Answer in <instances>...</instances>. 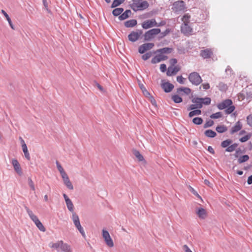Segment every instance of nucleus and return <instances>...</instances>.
<instances>
[{
	"instance_id": "nucleus-1",
	"label": "nucleus",
	"mask_w": 252,
	"mask_h": 252,
	"mask_svg": "<svg viewBox=\"0 0 252 252\" xmlns=\"http://www.w3.org/2000/svg\"><path fill=\"white\" fill-rule=\"evenodd\" d=\"M51 247L56 249L58 252H72L70 246L67 244L63 243V241H59L56 243H53Z\"/></svg>"
},
{
	"instance_id": "nucleus-2",
	"label": "nucleus",
	"mask_w": 252,
	"mask_h": 252,
	"mask_svg": "<svg viewBox=\"0 0 252 252\" xmlns=\"http://www.w3.org/2000/svg\"><path fill=\"white\" fill-rule=\"evenodd\" d=\"M172 9L175 13L179 14L185 12L187 10V7L184 1H175L173 4Z\"/></svg>"
},
{
	"instance_id": "nucleus-3",
	"label": "nucleus",
	"mask_w": 252,
	"mask_h": 252,
	"mask_svg": "<svg viewBox=\"0 0 252 252\" xmlns=\"http://www.w3.org/2000/svg\"><path fill=\"white\" fill-rule=\"evenodd\" d=\"M133 2L130 4L131 8L135 11L143 10L147 8L149 4L147 1H133Z\"/></svg>"
},
{
	"instance_id": "nucleus-4",
	"label": "nucleus",
	"mask_w": 252,
	"mask_h": 252,
	"mask_svg": "<svg viewBox=\"0 0 252 252\" xmlns=\"http://www.w3.org/2000/svg\"><path fill=\"white\" fill-rule=\"evenodd\" d=\"M71 218L73 220V223L75 227H76V228L78 230V231L81 234L82 236L85 237V233L84 230V229L83 228L80 224V220L78 216L77 215L76 213L73 212Z\"/></svg>"
},
{
	"instance_id": "nucleus-5",
	"label": "nucleus",
	"mask_w": 252,
	"mask_h": 252,
	"mask_svg": "<svg viewBox=\"0 0 252 252\" xmlns=\"http://www.w3.org/2000/svg\"><path fill=\"white\" fill-rule=\"evenodd\" d=\"M188 78L189 81L195 86L199 85L202 81L201 76L196 72H193L190 73Z\"/></svg>"
},
{
	"instance_id": "nucleus-6",
	"label": "nucleus",
	"mask_w": 252,
	"mask_h": 252,
	"mask_svg": "<svg viewBox=\"0 0 252 252\" xmlns=\"http://www.w3.org/2000/svg\"><path fill=\"white\" fill-rule=\"evenodd\" d=\"M160 33L159 29H153L146 32L144 34V39L145 41H150L156 35Z\"/></svg>"
},
{
	"instance_id": "nucleus-7",
	"label": "nucleus",
	"mask_w": 252,
	"mask_h": 252,
	"mask_svg": "<svg viewBox=\"0 0 252 252\" xmlns=\"http://www.w3.org/2000/svg\"><path fill=\"white\" fill-rule=\"evenodd\" d=\"M143 33V31L141 30H137L136 31H132L128 35V40L132 42L136 41Z\"/></svg>"
},
{
	"instance_id": "nucleus-8",
	"label": "nucleus",
	"mask_w": 252,
	"mask_h": 252,
	"mask_svg": "<svg viewBox=\"0 0 252 252\" xmlns=\"http://www.w3.org/2000/svg\"><path fill=\"white\" fill-rule=\"evenodd\" d=\"M102 236L104 239V241H105L106 245L108 247L111 248L114 246L113 241L112 238H111L109 232L107 230L103 229Z\"/></svg>"
},
{
	"instance_id": "nucleus-9",
	"label": "nucleus",
	"mask_w": 252,
	"mask_h": 252,
	"mask_svg": "<svg viewBox=\"0 0 252 252\" xmlns=\"http://www.w3.org/2000/svg\"><path fill=\"white\" fill-rule=\"evenodd\" d=\"M161 87L165 93L171 92L174 88V86L169 82H165L164 80H161Z\"/></svg>"
},
{
	"instance_id": "nucleus-10",
	"label": "nucleus",
	"mask_w": 252,
	"mask_h": 252,
	"mask_svg": "<svg viewBox=\"0 0 252 252\" xmlns=\"http://www.w3.org/2000/svg\"><path fill=\"white\" fill-rule=\"evenodd\" d=\"M154 45V44L153 43H144L139 47L138 52L140 54H143L146 51L152 49Z\"/></svg>"
},
{
	"instance_id": "nucleus-11",
	"label": "nucleus",
	"mask_w": 252,
	"mask_h": 252,
	"mask_svg": "<svg viewBox=\"0 0 252 252\" xmlns=\"http://www.w3.org/2000/svg\"><path fill=\"white\" fill-rule=\"evenodd\" d=\"M157 25V22L155 19L147 20L144 21L142 24V27L144 29H148Z\"/></svg>"
},
{
	"instance_id": "nucleus-12",
	"label": "nucleus",
	"mask_w": 252,
	"mask_h": 252,
	"mask_svg": "<svg viewBox=\"0 0 252 252\" xmlns=\"http://www.w3.org/2000/svg\"><path fill=\"white\" fill-rule=\"evenodd\" d=\"M213 52L211 49L202 50L200 52V56L203 59H209L213 55Z\"/></svg>"
},
{
	"instance_id": "nucleus-13",
	"label": "nucleus",
	"mask_w": 252,
	"mask_h": 252,
	"mask_svg": "<svg viewBox=\"0 0 252 252\" xmlns=\"http://www.w3.org/2000/svg\"><path fill=\"white\" fill-rule=\"evenodd\" d=\"M232 104V101L231 99H227L218 104L217 107L220 110L226 109L229 105Z\"/></svg>"
},
{
	"instance_id": "nucleus-14",
	"label": "nucleus",
	"mask_w": 252,
	"mask_h": 252,
	"mask_svg": "<svg viewBox=\"0 0 252 252\" xmlns=\"http://www.w3.org/2000/svg\"><path fill=\"white\" fill-rule=\"evenodd\" d=\"M181 30L182 32L186 35L190 34L192 32V29L189 25V24H183Z\"/></svg>"
},
{
	"instance_id": "nucleus-15",
	"label": "nucleus",
	"mask_w": 252,
	"mask_h": 252,
	"mask_svg": "<svg viewBox=\"0 0 252 252\" xmlns=\"http://www.w3.org/2000/svg\"><path fill=\"white\" fill-rule=\"evenodd\" d=\"M12 164L13 166L15 171L19 175L22 174V169L19 163L16 159H12L11 161Z\"/></svg>"
},
{
	"instance_id": "nucleus-16",
	"label": "nucleus",
	"mask_w": 252,
	"mask_h": 252,
	"mask_svg": "<svg viewBox=\"0 0 252 252\" xmlns=\"http://www.w3.org/2000/svg\"><path fill=\"white\" fill-rule=\"evenodd\" d=\"M179 70L180 68L178 66H175L174 67L170 66L168 68L166 72V75L168 76L174 75L176 74Z\"/></svg>"
},
{
	"instance_id": "nucleus-17",
	"label": "nucleus",
	"mask_w": 252,
	"mask_h": 252,
	"mask_svg": "<svg viewBox=\"0 0 252 252\" xmlns=\"http://www.w3.org/2000/svg\"><path fill=\"white\" fill-rule=\"evenodd\" d=\"M63 180V181L64 185L66 186V187L69 189H73V186L69 180L68 175L67 174L62 176Z\"/></svg>"
},
{
	"instance_id": "nucleus-18",
	"label": "nucleus",
	"mask_w": 252,
	"mask_h": 252,
	"mask_svg": "<svg viewBox=\"0 0 252 252\" xmlns=\"http://www.w3.org/2000/svg\"><path fill=\"white\" fill-rule=\"evenodd\" d=\"M25 209H26L30 219L34 222V223L39 220L37 217L36 215H35L33 213L32 211L28 207L25 206Z\"/></svg>"
},
{
	"instance_id": "nucleus-19",
	"label": "nucleus",
	"mask_w": 252,
	"mask_h": 252,
	"mask_svg": "<svg viewBox=\"0 0 252 252\" xmlns=\"http://www.w3.org/2000/svg\"><path fill=\"white\" fill-rule=\"evenodd\" d=\"M191 93V89L187 87H180L177 89V93L183 95L184 94L187 95Z\"/></svg>"
},
{
	"instance_id": "nucleus-20",
	"label": "nucleus",
	"mask_w": 252,
	"mask_h": 252,
	"mask_svg": "<svg viewBox=\"0 0 252 252\" xmlns=\"http://www.w3.org/2000/svg\"><path fill=\"white\" fill-rule=\"evenodd\" d=\"M192 102L197 106V107L200 109L202 107L203 99V98L195 97L192 99Z\"/></svg>"
},
{
	"instance_id": "nucleus-21",
	"label": "nucleus",
	"mask_w": 252,
	"mask_h": 252,
	"mask_svg": "<svg viewBox=\"0 0 252 252\" xmlns=\"http://www.w3.org/2000/svg\"><path fill=\"white\" fill-rule=\"evenodd\" d=\"M242 125L241 123L239 121L237 122L235 125L231 128L230 133L233 134L234 133L238 132L242 128Z\"/></svg>"
},
{
	"instance_id": "nucleus-22",
	"label": "nucleus",
	"mask_w": 252,
	"mask_h": 252,
	"mask_svg": "<svg viewBox=\"0 0 252 252\" xmlns=\"http://www.w3.org/2000/svg\"><path fill=\"white\" fill-rule=\"evenodd\" d=\"M173 51V48L169 47H165L157 50L156 53H159L161 54H170Z\"/></svg>"
},
{
	"instance_id": "nucleus-23",
	"label": "nucleus",
	"mask_w": 252,
	"mask_h": 252,
	"mask_svg": "<svg viewBox=\"0 0 252 252\" xmlns=\"http://www.w3.org/2000/svg\"><path fill=\"white\" fill-rule=\"evenodd\" d=\"M196 214L198 217L200 219H204L206 217V210L203 208H200L196 212Z\"/></svg>"
},
{
	"instance_id": "nucleus-24",
	"label": "nucleus",
	"mask_w": 252,
	"mask_h": 252,
	"mask_svg": "<svg viewBox=\"0 0 252 252\" xmlns=\"http://www.w3.org/2000/svg\"><path fill=\"white\" fill-rule=\"evenodd\" d=\"M125 26L126 28L133 27L137 25V21L135 19H131L125 22Z\"/></svg>"
},
{
	"instance_id": "nucleus-25",
	"label": "nucleus",
	"mask_w": 252,
	"mask_h": 252,
	"mask_svg": "<svg viewBox=\"0 0 252 252\" xmlns=\"http://www.w3.org/2000/svg\"><path fill=\"white\" fill-rule=\"evenodd\" d=\"M131 14V12L130 10H126L119 16V19L120 20H125L128 18Z\"/></svg>"
},
{
	"instance_id": "nucleus-26",
	"label": "nucleus",
	"mask_w": 252,
	"mask_h": 252,
	"mask_svg": "<svg viewBox=\"0 0 252 252\" xmlns=\"http://www.w3.org/2000/svg\"><path fill=\"white\" fill-rule=\"evenodd\" d=\"M204 134L206 137L209 138H214L217 135L216 132L211 129L205 130Z\"/></svg>"
},
{
	"instance_id": "nucleus-27",
	"label": "nucleus",
	"mask_w": 252,
	"mask_h": 252,
	"mask_svg": "<svg viewBox=\"0 0 252 252\" xmlns=\"http://www.w3.org/2000/svg\"><path fill=\"white\" fill-rule=\"evenodd\" d=\"M22 148L23 151V152L24 153V155H25V158L28 160H30V159H31V158H30V154H29V153L28 152V148H27L26 144H22Z\"/></svg>"
},
{
	"instance_id": "nucleus-28",
	"label": "nucleus",
	"mask_w": 252,
	"mask_h": 252,
	"mask_svg": "<svg viewBox=\"0 0 252 252\" xmlns=\"http://www.w3.org/2000/svg\"><path fill=\"white\" fill-rule=\"evenodd\" d=\"M1 12L4 15L5 17L6 18V20L8 21V22L9 24V26H10L11 29H12L13 30H15V28H14V26L12 23L11 19L10 18L9 16L7 14V13L4 10H1Z\"/></svg>"
},
{
	"instance_id": "nucleus-29",
	"label": "nucleus",
	"mask_w": 252,
	"mask_h": 252,
	"mask_svg": "<svg viewBox=\"0 0 252 252\" xmlns=\"http://www.w3.org/2000/svg\"><path fill=\"white\" fill-rule=\"evenodd\" d=\"M133 154L135 156V157L138 159V161H142L144 160V158L143 156L140 153V152L136 150H133Z\"/></svg>"
},
{
	"instance_id": "nucleus-30",
	"label": "nucleus",
	"mask_w": 252,
	"mask_h": 252,
	"mask_svg": "<svg viewBox=\"0 0 252 252\" xmlns=\"http://www.w3.org/2000/svg\"><path fill=\"white\" fill-rule=\"evenodd\" d=\"M216 131L219 133H223L227 131V127L224 125H220L216 127Z\"/></svg>"
},
{
	"instance_id": "nucleus-31",
	"label": "nucleus",
	"mask_w": 252,
	"mask_h": 252,
	"mask_svg": "<svg viewBox=\"0 0 252 252\" xmlns=\"http://www.w3.org/2000/svg\"><path fill=\"white\" fill-rule=\"evenodd\" d=\"M172 99L176 103H179L183 101V99L178 94H174L172 96Z\"/></svg>"
},
{
	"instance_id": "nucleus-32",
	"label": "nucleus",
	"mask_w": 252,
	"mask_h": 252,
	"mask_svg": "<svg viewBox=\"0 0 252 252\" xmlns=\"http://www.w3.org/2000/svg\"><path fill=\"white\" fill-rule=\"evenodd\" d=\"M249 158V156L247 155L240 156L238 159V162L239 163H242L248 161Z\"/></svg>"
},
{
	"instance_id": "nucleus-33",
	"label": "nucleus",
	"mask_w": 252,
	"mask_h": 252,
	"mask_svg": "<svg viewBox=\"0 0 252 252\" xmlns=\"http://www.w3.org/2000/svg\"><path fill=\"white\" fill-rule=\"evenodd\" d=\"M237 143H234L225 149V151L227 152H232L235 150L236 148L238 147Z\"/></svg>"
},
{
	"instance_id": "nucleus-34",
	"label": "nucleus",
	"mask_w": 252,
	"mask_h": 252,
	"mask_svg": "<svg viewBox=\"0 0 252 252\" xmlns=\"http://www.w3.org/2000/svg\"><path fill=\"white\" fill-rule=\"evenodd\" d=\"M56 163L57 165V167L59 171L60 172V173L61 175V176H63V175L66 174V172H65V171L64 170L63 168L61 165V164L59 162V161H56Z\"/></svg>"
},
{
	"instance_id": "nucleus-35",
	"label": "nucleus",
	"mask_w": 252,
	"mask_h": 252,
	"mask_svg": "<svg viewBox=\"0 0 252 252\" xmlns=\"http://www.w3.org/2000/svg\"><path fill=\"white\" fill-rule=\"evenodd\" d=\"M123 11V8H116L113 10L112 14L115 16H120Z\"/></svg>"
},
{
	"instance_id": "nucleus-36",
	"label": "nucleus",
	"mask_w": 252,
	"mask_h": 252,
	"mask_svg": "<svg viewBox=\"0 0 252 252\" xmlns=\"http://www.w3.org/2000/svg\"><path fill=\"white\" fill-rule=\"evenodd\" d=\"M66 206L67 207V209L70 212H71L72 213L74 212V205L73 204V203L71 200H69L68 201H67L65 202Z\"/></svg>"
},
{
	"instance_id": "nucleus-37",
	"label": "nucleus",
	"mask_w": 252,
	"mask_h": 252,
	"mask_svg": "<svg viewBox=\"0 0 252 252\" xmlns=\"http://www.w3.org/2000/svg\"><path fill=\"white\" fill-rule=\"evenodd\" d=\"M201 114V111L199 109L193 110L190 111L189 114V117H192L195 115H199Z\"/></svg>"
},
{
	"instance_id": "nucleus-38",
	"label": "nucleus",
	"mask_w": 252,
	"mask_h": 252,
	"mask_svg": "<svg viewBox=\"0 0 252 252\" xmlns=\"http://www.w3.org/2000/svg\"><path fill=\"white\" fill-rule=\"evenodd\" d=\"M190 16L189 14H185L182 18L183 24H189V23Z\"/></svg>"
},
{
	"instance_id": "nucleus-39",
	"label": "nucleus",
	"mask_w": 252,
	"mask_h": 252,
	"mask_svg": "<svg viewBox=\"0 0 252 252\" xmlns=\"http://www.w3.org/2000/svg\"><path fill=\"white\" fill-rule=\"evenodd\" d=\"M232 142V141L230 139H227L224 141H223L221 143V146L222 148H227L229 145H230Z\"/></svg>"
},
{
	"instance_id": "nucleus-40",
	"label": "nucleus",
	"mask_w": 252,
	"mask_h": 252,
	"mask_svg": "<svg viewBox=\"0 0 252 252\" xmlns=\"http://www.w3.org/2000/svg\"><path fill=\"white\" fill-rule=\"evenodd\" d=\"M218 87L219 88L220 90L221 91H225L227 89V85L223 82H220Z\"/></svg>"
},
{
	"instance_id": "nucleus-41",
	"label": "nucleus",
	"mask_w": 252,
	"mask_h": 252,
	"mask_svg": "<svg viewBox=\"0 0 252 252\" xmlns=\"http://www.w3.org/2000/svg\"><path fill=\"white\" fill-rule=\"evenodd\" d=\"M35 224L37 226V227L42 232H45L46 231V229L42 224V223L40 222V220L37 221V222L35 223Z\"/></svg>"
},
{
	"instance_id": "nucleus-42",
	"label": "nucleus",
	"mask_w": 252,
	"mask_h": 252,
	"mask_svg": "<svg viewBox=\"0 0 252 252\" xmlns=\"http://www.w3.org/2000/svg\"><path fill=\"white\" fill-rule=\"evenodd\" d=\"M192 122L195 125H199L203 123V119L200 117H195L193 119Z\"/></svg>"
},
{
	"instance_id": "nucleus-43",
	"label": "nucleus",
	"mask_w": 252,
	"mask_h": 252,
	"mask_svg": "<svg viewBox=\"0 0 252 252\" xmlns=\"http://www.w3.org/2000/svg\"><path fill=\"white\" fill-rule=\"evenodd\" d=\"M234 110H235V106L232 105V104L231 105H229V106H228L226 109H225L224 111H225V114H230L231 113H232Z\"/></svg>"
},
{
	"instance_id": "nucleus-44",
	"label": "nucleus",
	"mask_w": 252,
	"mask_h": 252,
	"mask_svg": "<svg viewBox=\"0 0 252 252\" xmlns=\"http://www.w3.org/2000/svg\"><path fill=\"white\" fill-rule=\"evenodd\" d=\"M43 5L45 8L46 9L47 11L49 13H51V10L50 8L49 7V4L51 3V1H43Z\"/></svg>"
},
{
	"instance_id": "nucleus-45",
	"label": "nucleus",
	"mask_w": 252,
	"mask_h": 252,
	"mask_svg": "<svg viewBox=\"0 0 252 252\" xmlns=\"http://www.w3.org/2000/svg\"><path fill=\"white\" fill-rule=\"evenodd\" d=\"M214 121L211 120L207 121L204 125L203 127L206 128L212 126L214 125Z\"/></svg>"
},
{
	"instance_id": "nucleus-46",
	"label": "nucleus",
	"mask_w": 252,
	"mask_h": 252,
	"mask_svg": "<svg viewBox=\"0 0 252 252\" xmlns=\"http://www.w3.org/2000/svg\"><path fill=\"white\" fill-rule=\"evenodd\" d=\"M152 56V53L151 52H147L146 54L143 55L142 56V59L144 60H147Z\"/></svg>"
},
{
	"instance_id": "nucleus-47",
	"label": "nucleus",
	"mask_w": 252,
	"mask_h": 252,
	"mask_svg": "<svg viewBox=\"0 0 252 252\" xmlns=\"http://www.w3.org/2000/svg\"><path fill=\"white\" fill-rule=\"evenodd\" d=\"M221 116H222L221 113L220 112H217L216 113H214V114H212L210 116V118L212 119H218V118L221 117Z\"/></svg>"
},
{
	"instance_id": "nucleus-48",
	"label": "nucleus",
	"mask_w": 252,
	"mask_h": 252,
	"mask_svg": "<svg viewBox=\"0 0 252 252\" xmlns=\"http://www.w3.org/2000/svg\"><path fill=\"white\" fill-rule=\"evenodd\" d=\"M28 185L30 186V187L31 188V189L34 191L35 187H34V183L31 178H28Z\"/></svg>"
},
{
	"instance_id": "nucleus-49",
	"label": "nucleus",
	"mask_w": 252,
	"mask_h": 252,
	"mask_svg": "<svg viewBox=\"0 0 252 252\" xmlns=\"http://www.w3.org/2000/svg\"><path fill=\"white\" fill-rule=\"evenodd\" d=\"M160 62V56L159 55L156 56L154 57L151 61L152 63L155 64Z\"/></svg>"
},
{
	"instance_id": "nucleus-50",
	"label": "nucleus",
	"mask_w": 252,
	"mask_h": 252,
	"mask_svg": "<svg viewBox=\"0 0 252 252\" xmlns=\"http://www.w3.org/2000/svg\"><path fill=\"white\" fill-rule=\"evenodd\" d=\"M124 1H113L112 5L111 8L116 7L120 4H121Z\"/></svg>"
},
{
	"instance_id": "nucleus-51",
	"label": "nucleus",
	"mask_w": 252,
	"mask_h": 252,
	"mask_svg": "<svg viewBox=\"0 0 252 252\" xmlns=\"http://www.w3.org/2000/svg\"><path fill=\"white\" fill-rule=\"evenodd\" d=\"M170 32L169 29H167L164 32H162L160 34V37L162 38L167 35Z\"/></svg>"
},
{
	"instance_id": "nucleus-52",
	"label": "nucleus",
	"mask_w": 252,
	"mask_h": 252,
	"mask_svg": "<svg viewBox=\"0 0 252 252\" xmlns=\"http://www.w3.org/2000/svg\"><path fill=\"white\" fill-rule=\"evenodd\" d=\"M185 79L183 78L182 76H178L177 77V81L181 84H184V81Z\"/></svg>"
},
{
	"instance_id": "nucleus-53",
	"label": "nucleus",
	"mask_w": 252,
	"mask_h": 252,
	"mask_svg": "<svg viewBox=\"0 0 252 252\" xmlns=\"http://www.w3.org/2000/svg\"><path fill=\"white\" fill-rule=\"evenodd\" d=\"M247 120L248 124L252 126V115H249L247 118Z\"/></svg>"
},
{
	"instance_id": "nucleus-54",
	"label": "nucleus",
	"mask_w": 252,
	"mask_h": 252,
	"mask_svg": "<svg viewBox=\"0 0 252 252\" xmlns=\"http://www.w3.org/2000/svg\"><path fill=\"white\" fill-rule=\"evenodd\" d=\"M250 138V136L248 135H246L242 137H241L240 139V141L241 142H246L247 141H248Z\"/></svg>"
},
{
	"instance_id": "nucleus-55",
	"label": "nucleus",
	"mask_w": 252,
	"mask_h": 252,
	"mask_svg": "<svg viewBox=\"0 0 252 252\" xmlns=\"http://www.w3.org/2000/svg\"><path fill=\"white\" fill-rule=\"evenodd\" d=\"M203 104L205 105H209L211 103V98L209 97H205L204 98H203Z\"/></svg>"
},
{
	"instance_id": "nucleus-56",
	"label": "nucleus",
	"mask_w": 252,
	"mask_h": 252,
	"mask_svg": "<svg viewBox=\"0 0 252 252\" xmlns=\"http://www.w3.org/2000/svg\"><path fill=\"white\" fill-rule=\"evenodd\" d=\"M171 66H173L175 64L177 63V60L176 59L172 58L169 61Z\"/></svg>"
},
{
	"instance_id": "nucleus-57",
	"label": "nucleus",
	"mask_w": 252,
	"mask_h": 252,
	"mask_svg": "<svg viewBox=\"0 0 252 252\" xmlns=\"http://www.w3.org/2000/svg\"><path fill=\"white\" fill-rule=\"evenodd\" d=\"M202 87L203 89L204 90H208L210 88V85L209 83H204V84H203L201 87H200V88H201V87Z\"/></svg>"
},
{
	"instance_id": "nucleus-58",
	"label": "nucleus",
	"mask_w": 252,
	"mask_h": 252,
	"mask_svg": "<svg viewBox=\"0 0 252 252\" xmlns=\"http://www.w3.org/2000/svg\"><path fill=\"white\" fill-rule=\"evenodd\" d=\"M189 189H190V191L194 195H196L197 196H198V197H200L199 195L198 194V193L197 192V191L193 189L192 188V187H189Z\"/></svg>"
},
{
	"instance_id": "nucleus-59",
	"label": "nucleus",
	"mask_w": 252,
	"mask_h": 252,
	"mask_svg": "<svg viewBox=\"0 0 252 252\" xmlns=\"http://www.w3.org/2000/svg\"><path fill=\"white\" fill-rule=\"evenodd\" d=\"M160 71L162 72H164L166 70V65L165 64H161L160 66Z\"/></svg>"
},
{
	"instance_id": "nucleus-60",
	"label": "nucleus",
	"mask_w": 252,
	"mask_h": 252,
	"mask_svg": "<svg viewBox=\"0 0 252 252\" xmlns=\"http://www.w3.org/2000/svg\"><path fill=\"white\" fill-rule=\"evenodd\" d=\"M197 106H196V105H195V104H191L188 108V111H189V110H195L196 108H198L197 107Z\"/></svg>"
},
{
	"instance_id": "nucleus-61",
	"label": "nucleus",
	"mask_w": 252,
	"mask_h": 252,
	"mask_svg": "<svg viewBox=\"0 0 252 252\" xmlns=\"http://www.w3.org/2000/svg\"><path fill=\"white\" fill-rule=\"evenodd\" d=\"M166 24V22L164 21H162L160 23H157V25H155V27H161L164 26Z\"/></svg>"
},
{
	"instance_id": "nucleus-62",
	"label": "nucleus",
	"mask_w": 252,
	"mask_h": 252,
	"mask_svg": "<svg viewBox=\"0 0 252 252\" xmlns=\"http://www.w3.org/2000/svg\"><path fill=\"white\" fill-rule=\"evenodd\" d=\"M207 150L208 152H209L212 154H215V151H214V149L210 146H208Z\"/></svg>"
},
{
	"instance_id": "nucleus-63",
	"label": "nucleus",
	"mask_w": 252,
	"mask_h": 252,
	"mask_svg": "<svg viewBox=\"0 0 252 252\" xmlns=\"http://www.w3.org/2000/svg\"><path fill=\"white\" fill-rule=\"evenodd\" d=\"M94 85H95L99 89V90H100L101 91H103V87L97 82H94Z\"/></svg>"
},
{
	"instance_id": "nucleus-64",
	"label": "nucleus",
	"mask_w": 252,
	"mask_h": 252,
	"mask_svg": "<svg viewBox=\"0 0 252 252\" xmlns=\"http://www.w3.org/2000/svg\"><path fill=\"white\" fill-rule=\"evenodd\" d=\"M247 183L248 185H251L252 184V175L248 177Z\"/></svg>"
}]
</instances>
